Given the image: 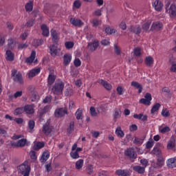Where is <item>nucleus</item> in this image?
Masks as SVG:
<instances>
[{
    "mask_svg": "<svg viewBox=\"0 0 176 176\" xmlns=\"http://www.w3.org/2000/svg\"><path fill=\"white\" fill-rule=\"evenodd\" d=\"M17 168L19 174H21L23 176H30L31 166L28 165V161H25L23 163L20 164Z\"/></svg>",
    "mask_w": 176,
    "mask_h": 176,
    "instance_id": "1",
    "label": "nucleus"
},
{
    "mask_svg": "<svg viewBox=\"0 0 176 176\" xmlns=\"http://www.w3.org/2000/svg\"><path fill=\"white\" fill-rule=\"evenodd\" d=\"M65 86V84H64V82H63L61 80H58L52 86V91L56 96L63 94V91L64 90Z\"/></svg>",
    "mask_w": 176,
    "mask_h": 176,
    "instance_id": "2",
    "label": "nucleus"
},
{
    "mask_svg": "<svg viewBox=\"0 0 176 176\" xmlns=\"http://www.w3.org/2000/svg\"><path fill=\"white\" fill-rule=\"evenodd\" d=\"M166 12L170 14V17H176L175 5L171 4L170 1H167L165 5Z\"/></svg>",
    "mask_w": 176,
    "mask_h": 176,
    "instance_id": "3",
    "label": "nucleus"
},
{
    "mask_svg": "<svg viewBox=\"0 0 176 176\" xmlns=\"http://www.w3.org/2000/svg\"><path fill=\"white\" fill-rule=\"evenodd\" d=\"M11 76L14 82H18V83H23V76L20 72H17V70L14 69L11 72Z\"/></svg>",
    "mask_w": 176,
    "mask_h": 176,
    "instance_id": "4",
    "label": "nucleus"
},
{
    "mask_svg": "<svg viewBox=\"0 0 176 176\" xmlns=\"http://www.w3.org/2000/svg\"><path fill=\"white\" fill-rule=\"evenodd\" d=\"M124 155L133 160H135V159H137V152H135V150L133 148H129L125 150Z\"/></svg>",
    "mask_w": 176,
    "mask_h": 176,
    "instance_id": "5",
    "label": "nucleus"
},
{
    "mask_svg": "<svg viewBox=\"0 0 176 176\" xmlns=\"http://www.w3.org/2000/svg\"><path fill=\"white\" fill-rule=\"evenodd\" d=\"M65 115H68V109L65 107L58 108L55 110V118H63Z\"/></svg>",
    "mask_w": 176,
    "mask_h": 176,
    "instance_id": "6",
    "label": "nucleus"
},
{
    "mask_svg": "<svg viewBox=\"0 0 176 176\" xmlns=\"http://www.w3.org/2000/svg\"><path fill=\"white\" fill-rule=\"evenodd\" d=\"M42 131L45 135H49L52 133V131H53V126L50 125V121L47 120L43 126Z\"/></svg>",
    "mask_w": 176,
    "mask_h": 176,
    "instance_id": "7",
    "label": "nucleus"
},
{
    "mask_svg": "<svg viewBox=\"0 0 176 176\" xmlns=\"http://www.w3.org/2000/svg\"><path fill=\"white\" fill-rule=\"evenodd\" d=\"M151 101H152V95L149 93H146L144 96V98H141L139 102L140 104H143V105H151Z\"/></svg>",
    "mask_w": 176,
    "mask_h": 176,
    "instance_id": "8",
    "label": "nucleus"
},
{
    "mask_svg": "<svg viewBox=\"0 0 176 176\" xmlns=\"http://www.w3.org/2000/svg\"><path fill=\"white\" fill-rule=\"evenodd\" d=\"M60 52H61V50L57 47V46L54 45L50 46V53L52 57H56V56H58Z\"/></svg>",
    "mask_w": 176,
    "mask_h": 176,
    "instance_id": "9",
    "label": "nucleus"
},
{
    "mask_svg": "<svg viewBox=\"0 0 176 176\" xmlns=\"http://www.w3.org/2000/svg\"><path fill=\"white\" fill-rule=\"evenodd\" d=\"M163 29V23L159 21H156L152 23L151 27V31H160Z\"/></svg>",
    "mask_w": 176,
    "mask_h": 176,
    "instance_id": "10",
    "label": "nucleus"
},
{
    "mask_svg": "<svg viewBox=\"0 0 176 176\" xmlns=\"http://www.w3.org/2000/svg\"><path fill=\"white\" fill-rule=\"evenodd\" d=\"M166 166L169 168H175L176 167V156L169 158L166 160Z\"/></svg>",
    "mask_w": 176,
    "mask_h": 176,
    "instance_id": "11",
    "label": "nucleus"
},
{
    "mask_svg": "<svg viewBox=\"0 0 176 176\" xmlns=\"http://www.w3.org/2000/svg\"><path fill=\"white\" fill-rule=\"evenodd\" d=\"M23 111L27 113L28 115H32L35 112V110L34 109V104H26L23 107Z\"/></svg>",
    "mask_w": 176,
    "mask_h": 176,
    "instance_id": "12",
    "label": "nucleus"
},
{
    "mask_svg": "<svg viewBox=\"0 0 176 176\" xmlns=\"http://www.w3.org/2000/svg\"><path fill=\"white\" fill-rule=\"evenodd\" d=\"M70 23L72 25H74V27H82V25L85 24L82 20L76 18L70 19Z\"/></svg>",
    "mask_w": 176,
    "mask_h": 176,
    "instance_id": "13",
    "label": "nucleus"
},
{
    "mask_svg": "<svg viewBox=\"0 0 176 176\" xmlns=\"http://www.w3.org/2000/svg\"><path fill=\"white\" fill-rule=\"evenodd\" d=\"M88 49L90 50V52H94L97 50V47H98V41L95 40L92 43H88Z\"/></svg>",
    "mask_w": 176,
    "mask_h": 176,
    "instance_id": "14",
    "label": "nucleus"
},
{
    "mask_svg": "<svg viewBox=\"0 0 176 176\" xmlns=\"http://www.w3.org/2000/svg\"><path fill=\"white\" fill-rule=\"evenodd\" d=\"M98 83L102 85V86H103L106 90H112V85L104 80H98Z\"/></svg>",
    "mask_w": 176,
    "mask_h": 176,
    "instance_id": "15",
    "label": "nucleus"
},
{
    "mask_svg": "<svg viewBox=\"0 0 176 176\" xmlns=\"http://www.w3.org/2000/svg\"><path fill=\"white\" fill-rule=\"evenodd\" d=\"M153 6L157 12H160L162 9H163V3L160 0H155V1L153 3Z\"/></svg>",
    "mask_w": 176,
    "mask_h": 176,
    "instance_id": "16",
    "label": "nucleus"
},
{
    "mask_svg": "<svg viewBox=\"0 0 176 176\" xmlns=\"http://www.w3.org/2000/svg\"><path fill=\"white\" fill-rule=\"evenodd\" d=\"M45 147V142H34L33 149L34 151H39V149H42V148Z\"/></svg>",
    "mask_w": 176,
    "mask_h": 176,
    "instance_id": "17",
    "label": "nucleus"
},
{
    "mask_svg": "<svg viewBox=\"0 0 176 176\" xmlns=\"http://www.w3.org/2000/svg\"><path fill=\"white\" fill-rule=\"evenodd\" d=\"M129 31L133 32V34H136V35H140L141 34V27L139 25L131 26Z\"/></svg>",
    "mask_w": 176,
    "mask_h": 176,
    "instance_id": "18",
    "label": "nucleus"
},
{
    "mask_svg": "<svg viewBox=\"0 0 176 176\" xmlns=\"http://www.w3.org/2000/svg\"><path fill=\"white\" fill-rule=\"evenodd\" d=\"M174 148H175V138L172 135L168 142L167 149H174Z\"/></svg>",
    "mask_w": 176,
    "mask_h": 176,
    "instance_id": "19",
    "label": "nucleus"
},
{
    "mask_svg": "<svg viewBox=\"0 0 176 176\" xmlns=\"http://www.w3.org/2000/svg\"><path fill=\"white\" fill-rule=\"evenodd\" d=\"M133 171H135L138 174H144L145 173V168L140 165H136L133 167Z\"/></svg>",
    "mask_w": 176,
    "mask_h": 176,
    "instance_id": "20",
    "label": "nucleus"
},
{
    "mask_svg": "<svg viewBox=\"0 0 176 176\" xmlns=\"http://www.w3.org/2000/svg\"><path fill=\"white\" fill-rule=\"evenodd\" d=\"M25 144H27V139H21L19 140L16 144L12 143L11 145L12 146H20L23 148V146H25Z\"/></svg>",
    "mask_w": 176,
    "mask_h": 176,
    "instance_id": "21",
    "label": "nucleus"
},
{
    "mask_svg": "<svg viewBox=\"0 0 176 176\" xmlns=\"http://www.w3.org/2000/svg\"><path fill=\"white\" fill-rule=\"evenodd\" d=\"M72 60V56L69 54H66L63 56V64L64 65H69V63Z\"/></svg>",
    "mask_w": 176,
    "mask_h": 176,
    "instance_id": "22",
    "label": "nucleus"
},
{
    "mask_svg": "<svg viewBox=\"0 0 176 176\" xmlns=\"http://www.w3.org/2000/svg\"><path fill=\"white\" fill-rule=\"evenodd\" d=\"M40 72H41V67L33 69L29 72L28 76L29 78H34V76H36V75H38V74H39Z\"/></svg>",
    "mask_w": 176,
    "mask_h": 176,
    "instance_id": "23",
    "label": "nucleus"
},
{
    "mask_svg": "<svg viewBox=\"0 0 176 176\" xmlns=\"http://www.w3.org/2000/svg\"><path fill=\"white\" fill-rule=\"evenodd\" d=\"M40 72H41V67L33 69L29 72L28 76L29 78H34V76H36V75H38V74H39Z\"/></svg>",
    "mask_w": 176,
    "mask_h": 176,
    "instance_id": "24",
    "label": "nucleus"
},
{
    "mask_svg": "<svg viewBox=\"0 0 176 176\" xmlns=\"http://www.w3.org/2000/svg\"><path fill=\"white\" fill-rule=\"evenodd\" d=\"M40 72H41V67L33 69L29 72L28 76L29 78H34V76H36V75H38V74H39Z\"/></svg>",
    "mask_w": 176,
    "mask_h": 176,
    "instance_id": "25",
    "label": "nucleus"
},
{
    "mask_svg": "<svg viewBox=\"0 0 176 176\" xmlns=\"http://www.w3.org/2000/svg\"><path fill=\"white\" fill-rule=\"evenodd\" d=\"M51 36L52 38V41L54 43H57L58 42V34L57 32L53 29L51 30Z\"/></svg>",
    "mask_w": 176,
    "mask_h": 176,
    "instance_id": "26",
    "label": "nucleus"
},
{
    "mask_svg": "<svg viewBox=\"0 0 176 176\" xmlns=\"http://www.w3.org/2000/svg\"><path fill=\"white\" fill-rule=\"evenodd\" d=\"M56 75L50 74L47 78V86H52L56 81Z\"/></svg>",
    "mask_w": 176,
    "mask_h": 176,
    "instance_id": "27",
    "label": "nucleus"
},
{
    "mask_svg": "<svg viewBox=\"0 0 176 176\" xmlns=\"http://www.w3.org/2000/svg\"><path fill=\"white\" fill-rule=\"evenodd\" d=\"M35 56H36V52H35V51H32L30 56L26 58L25 63H27V64H32L35 60Z\"/></svg>",
    "mask_w": 176,
    "mask_h": 176,
    "instance_id": "28",
    "label": "nucleus"
},
{
    "mask_svg": "<svg viewBox=\"0 0 176 176\" xmlns=\"http://www.w3.org/2000/svg\"><path fill=\"white\" fill-rule=\"evenodd\" d=\"M49 157H50V154L49 153V151H44L40 159V162L41 163H45V162H47Z\"/></svg>",
    "mask_w": 176,
    "mask_h": 176,
    "instance_id": "29",
    "label": "nucleus"
},
{
    "mask_svg": "<svg viewBox=\"0 0 176 176\" xmlns=\"http://www.w3.org/2000/svg\"><path fill=\"white\" fill-rule=\"evenodd\" d=\"M131 86L133 87H135V89H138V93H142V85L140 84V82L137 81H132L131 83Z\"/></svg>",
    "mask_w": 176,
    "mask_h": 176,
    "instance_id": "30",
    "label": "nucleus"
},
{
    "mask_svg": "<svg viewBox=\"0 0 176 176\" xmlns=\"http://www.w3.org/2000/svg\"><path fill=\"white\" fill-rule=\"evenodd\" d=\"M7 61H14V54L10 50H7L6 52Z\"/></svg>",
    "mask_w": 176,
    "mask_h": 176,
    "instance_id": "31",
    "label": "nucleus"
},
{
    "mask_svg": "<svg viewBox=\"0 0 176 176\" xmlns=\"http://www.w3.org/2000/svg\"><path fill=\"white\" fill-rule=\"evenodd\" d=\"M41 28L43 31L42 35L45 37L49 36L50 34V32H49V28H47L46 25H42Z\"/></svg>",
    "mask_w": 176,
    "mask_h": 176,
    "instance_id": "32",
    "label": "nucleus"
},
{
    "mask_svg": "<svg viewBox=\"0 0 176 176\" xmlns=\"http://www.w3.org/2000/svg\"><path fill=\"white\" fill-rule=\"evenodd\" d=\"M116 174L118 176H130V173L126 170L118 169L116 171Z\"/></svg>",
    "mask_w": 176,
    "mask_h": 176,
    "instance_id": "33",
    "label": "nucleus"
},
{
    "mask_svg": "<svg viewBox=\"0 0 176 176\" xmlns=\"http://www.w3.org/2000/svg\"><path fill=\"white\" fill-rule=\"evenodd\" d=\"M122 116V111L120 109H115L113 113V120L116 122V120L119 119Z\"/></svg>",
    "mask_w": 176,
    "mask_h": 176,
    "instance_id": "34",
    "label": "nucleus"
},
{
    "mask_svg": "<svg viewBox=\"0 0 176 176\" xmlns=\"http://www.w3.org/2000/svg\"><path fill=\"white\" fill-rule=\"evenodd\" d=\"M84 163H85V161H83V160H82V159L78 160L76 162V170H82V167H83Z\"/></svg>",
    "mask_w": 176,
    "mask_h": 176,
    "instance_id": "35",
    "label": "nucleus"
},
{
    "mask_svg": "<svg viewBox=\"0 0 176 176\" xmlns=\"http://www.w3.org/2000/svg\"><path fill=\"white\" fill-rule=\"evenodd\" d=\"M145 64L147 67H151L153 64V58L152 56H146L145 59Z\"/></svg>",
    "mask_w": 176,
    "mask_h": 176,
    "instance_id": "36",
    "label": "nucleus"
},
{
    "mask_svg": "<svg viewBox=\"0 0 176 176\" xmlns=\"http://www.w3.org/2000/svg\"><path fill=\"white\" fill-rule=\"evenodd\" d=\"M116 134L118 137H120V138H123V137H124V133L122 131V128L120 127H118L116 129Z\"/></svg>",
    "mask_w": 176,
    "mask_h": 176,
    "instance_id": "37",
    "label": "nucleus"
},
{
    "mask_svg": "<svg viewBox=\"0 0 176 176\" xmlns=\"http://www.w3.org/2000/svg\"><path fill=\"white\" fill-rule=\"evenodd\" d=\"M74 130H75V122H71L69 123V128H67V133L68 134H71V133H72V131H74Z\"/></svg>",
    "mask_w": 176,
    "mask_h": 176,
    "instance_id": "38",
    "label": "nucleus"
},
{
    "mask_svg": "<svg viewBox=\"0 0 176 176\" xmlns=\"http://www.w3.org/2000/svg\"><path fill=\"white\" fill-rule=\"evenodd\" d=\"M133 140V144H135V145H142V144L144 143V139L142 138L135 137Z\"/></svg>",
    "mask_w": 176,
    "mask_h": 176,
    "instance_id": "39",
    "label": "nucleus"
},
{
    "mask_svg": "<svg viewBox=\"0 0 176 176\" xmlns=\"http://www.w3.org/2000/svg\"><path fill=\"white\" fill-rule=\"evenodd\" d=\"M108 108V106L107 104H102L98 107H97L98 113H100V112H104Z\"/></svg>",
    "mask_w": 176,
    "mask_h": 176,
    "instance_id": "40",
    "label": "nucleus"
},
{
    "mask_svg": "<svg viewBox=\"0 0 176 176\" xmlns=\"http://www.w3.org/2000/svg\"><path fill=\"white\" fill-rule=\"evenodd\" d=\"M152 153L153 155H155V156L157 157L162 156V150H160V148H159L158 147H154L152 151Z\"/></svg>",
    "mask_w": 176,
    "mask_h": 176,
    "instance_id": "41",
    "label": "nucleus"
},
{
    "mask_svg": "<svg viewBox=\"0 0 176 176\" xmlns=\"http://www.w3.org/2000/svg\"><path fill=\"white\" fill-rule=\"evenodd\" d=\"M65 96L66 97H71V96H74V89L71 87L66 89L65 91Z\"/></svg>",
    "mask_w": 176,
    "mask_h": 176,
    "instance_id": "42",
    "label": "nucleus"
},
{
    "mask_svg": "<svg viewBox=\"0 0 176 176\" xmlns=\"http://www.w3.org/2000/svg\"><path fill=\"white\" fill-rule=\"evenodd\" d=\"M75 115H76V118L77 120H80V119H83V113H82V110L78 109L76 111Z\"/></svg>",
    "mask_w": 176,
    "mask_h": 176,
    "instance_id": "43",
    "label": "nucleus"
},
{
    "mask_svg": "<svg viewBox=\"0 0 176 176\" xmlns=\"http://www.w3.org/2000/svg\"><path fill=\"white\" fill-rule=\"evenodd\" d=\"M25 10L26 12H32L33 8V3L32 1H28L25 5Z\"/></svg>",
    "mask_w": 176,
    "mask_h": 176,
    "instance_id": "44",
    "label": "nucleus"
},
{
    "mask_svg": "<svg viewBox=\"0 0 176 176\" xmlns=\"http://www.w3.org/2000/svg\"><path fill=\"white\" fill-rule=\"evenodd\" d=\"M160 103H156L154 104L151 110V113H155V112H157L158 109H160Z\"/></svg>",
    "mask_w": 176,
    "mask_h": 176,
    "instance_id": "45",
    "label": "nucleus"
},
{
    "mask_svg": "<svg viewBox=\"0 0 176 176\" xmlns=\"http://www.w3.org/2000/svg\"><path fill=\"white\" fill-rule=\"evenodd\" d=\"M151 24H152V22L151 21H148L144 23L142 25V30L144 31H148V30H149V28L151 27Z\"/></svg>",
    "mask_w": 176,
    "mask_h": 176,
    "instance_id": "46",
    "label": "nucleus"
},
{
    "mask_svg": "<svg viewBox=\"0 0 176 176\" xmlns=\"http://www.w3.org/2000/svg\"><path fill=\"white\" fill-rule=\"evenodd\" d=\"M35 127V121L34 120H30L28 122V128L30 129V133H32V130Z\"/></svg>",
    "mask_w": 176,
    "mask_h": 176,
    "instance_id": "47",
    "label": "nucleus"
},
{
    "mask_svg": "<svg viewBox=\"0 0 176 176\" xmlns=\"http://www.w3.org/2000/svg\"><path fill=\"white\" fill-rule=\"evenodd\" d=\"M89 111H90L91 116H93V117H96L98 115V113H98V111H96V108H94L93 107H90Z\"/></svg>",
    "mask_w": 176,
    "mask_h": 176,
    "instance_id": "48",
    "label": "nucleus"
},
{
    "mask_svg": "<svg viewBox=\"0 0 176 176\" xmlns=\"http://www.w3.org/2000/svg\"><path fill=\"white\" fill-rule=\"evenodd\" d=\"M70 156L72 157V159H79V157H80V156H79V153H77V151H72L70 153Z\"/></svg>",
    "mask_w": 176,
    "mask_h": 176,
    "instance_id": "49",
    "label": "nucleus"
},
{
    "mask_svg": "<svg viewBox=\"0 0 176 176\" xmlns=\"http://www.w3.org/2000/svg\"><path fill=\"white\" fill-rule=\"evenodd\" d=\"M91 24L93 27H98V25L101 24V21L97 19H94L91 21Z\"/></svg>",
    "mask_w": 176,
    "mask_h": 176,
    "instance_id": "50",
    "label": "nucleus"
},
{
    "mask_svg": "<svg viewBox=\"0 0 176 176\" xmlns=\"http://www.w3.org/2000/svg\"><path fill=\"white\" fill-rule=\"evenodd\" d=\"M114 53H116V54L117 56H120V53H122V51L120 50V48L119 47V46H118V44H114Z\"/></svg>",
    "mask_w": 176,
    "mask_h": 176,
    "instance_id": "51",
    "label": "nucleus"
},
{
    "mask_svg": "<svg viewBox=\"0 0 176 176\" xmlns=\"http://www.w3.org/2000/svg\"><path fill=\"white\" fill-rule=\"evenodd\" d=\"M23 112H24V109L19 107L15 109L14 113L16 116H17L19 115H21V113H23Z\"/></svg>",
    "mask_w": 176,
    "mask_h": 176,
    "instance_id": "52",
    "label": "nucleus"
},
{
    "mask_svg": "<svg viewBox=\"0 0 176 176\" xmlns=\"http://www.w3.org/2000/svg\"><path fill=\"white\" fill-rule=\"evenodd\" d=\"M105 32H106V34L112 35V34H115L116 32V30L111 29V28H109V27H108V28H106Z\"/></svg>",
    "mask_w": 176,
    "mask_h": 176,
    "instance_id": "53",
    "label": "nucleus"
},
{
    "mask_svg": "<svg viewBox=\"0 0 176 176\" xmlns=\"http://www.w3.org/2000/svg\"><path fill=\"white\" fill-rule=\"evenodd\" d=\"M52 96L49 95L43 99V102L44 104H50L52 102Z\"/></svg>",
    "mask_w": 176,
    "mask_h": 176,
    "instance_id": "54",
    "label": "nucleus"
},
{
    "mask_svg": "<svg viewBox=\"0 0 176 176\" xmlns=\"http://www.w3.org/2000/svg\"><path fill=\"white\" fill-rule=\"evenodd\" d=\"M28 45L27 43H19L18 45V50H23V49H27Z\"/></svg>",
    "mask_w": 176,
    "mask_h": 176,
    "instance_id": "55",
    "label": "nucleus"
},
{
    "mask_svg": "<svg viewBox=\"0 0 176 176\" xmlns=\"http://www.w3.org/2000/svg\"><path fill=\"white\" fill-rule=\"evenodd\" d=\"M8 45L9 46V47H10V49H13V47H14V45L16 44H14V41H13V38H10L8 40Z\"/></svg>",
    "mask_w": 176,
    "mask_h": 176,
    "instance_id": "56",
    "label": "nucleus"
},
{
    "mask_svg": "<svg viewBox=\"0 0 176 176\" xmlns=\"http://www.w3.org/2000/svg\"><path fill=\"white\" fill-rule=\"evenodd\" d=\"M153 146V140L150 139L146 144V149H151Z\"/></svg>",
    "mask_w": 176,
    "mask_h": 176,
    "instance_id": "57",
    "label": "nucleus"
},
{
    "mask_svg": "<svg viewBox=\"0 0 176 176\" xmlns=\"http://www.w3.org/2000/svg\"><path fill=\"white\" fill-rule=\"evenodd\" d=\"M74 42L72 41H67L65 43L66 49H72V47H74Z\"/></svg>",
    "mask_w": 176,
    "mask_h": 176,
    "instance_id": "58",
    "label": "nucleus"
},
{
    "mask_svg": "<svg viewBox=\"0 0 176 176\" xmlns=\"http://www.w3.org/2000/svg\"><path fill=\"white\" fill-rule=\"evenodd\" d=\"M135 56L137 57H140L141 56V48L140 47H136L133 50Z\"/></svg>",
    "mask_w": 176,
    "mask_h": 176,
    "instance_id": "59",
    "label": "nucleus"
},
{
    "mask_svg": "<svg viewBox=\"0 0 176 176\" xmlns=\"http://www.w3.org/2000/svg\"><path fill=\"white\" fill-rule=\"evenodd\" d=\"M110 44L109 38H105L101 41V45H102V46H109Z\"/></svg>",
    "mask_w": 176,
    "mask_h": 176,
    "instance_id": "60",
    "label": "nucleus"
},
{
    "mask_svg": "<svg viewBox=\"0 0 176 176\" xmlns=\"http://www.w3.org/2000/svg\"><path fill=\"white\" fill-rule=\"evenodd\" d=\"M140 163L142 166V167H144V168H146V167H148V160L146 159H142L140 160Z\"/></svg>",
    "mask_w": 176,
    "mask_h": 176,
    "instance_id": "61",
    "label": "nucleus"
},
{
    "mask_svg": "<svg viewBox=\"0 0 176 176\" xmlns=\"http://www.w3.org/2000/svg\"><path fill=\"white\" fill-rule=\"evenodd\" d=\"M116 90L118 96H123L124 94V89L122 87H118Z\"/></svg>",
    "mask_w": 176,
    "mask_h": 176,
    "instance_id": "62",
    "label": "nucleus"
},
{
    "mask_svg": "<svg viewBox=\"0 0 176 176\" xmlns=\"http://www.w3.org/2000/svg\"><path fill=\"white\" fill-rule=\"evenodd\" d=\"M162 115L164 118H168L170 116V111L167 109H163L162 111Z\"/></svg>",
    "mask_w": 176,
    "mask_h": 176,
    "instance_id": "63",
    "label": "nucleus"
},
{
    "mask_svg": "<svg viewBox=\"0 0 176 176\" xmlns=\"http://www.w3.org/2000/svg\"><path fill=\"white\" fill-rule=\"evenodd\" d=\"M157 162L160 163V164H162V166H164V158H163L162 155H160L157 157Z\"/></svg>",
    "mask_w": 176,
    "mask_h": 176,
    "instance_id": "64",
    "label": "nucleus"
}]
</instances>
